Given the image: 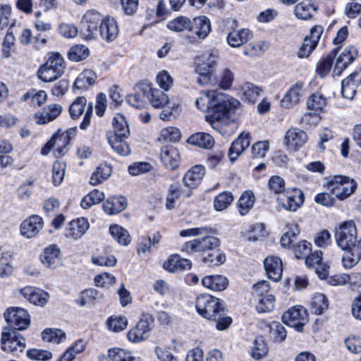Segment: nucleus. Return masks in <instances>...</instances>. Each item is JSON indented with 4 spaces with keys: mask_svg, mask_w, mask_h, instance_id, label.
I'll return each instance as SVG.
<instances>
[{
    "mask_svg": "<svg viewBox=\"0 0 361 361\" xmlns=\"http://www.w3.org/2000/svg\"><path fill=\"white\" fill-rule=\"evenodd\" d=\"M240 104L238 99L217 92L214 99L212 102L208 114L205 116L206 121L214 129L219 130L220 122L233 114Z\"/></svg>",
    "mask_w": 361,
    "mask_h": 361,
    "instance_id": "2",
    "label": "nucleus"
},
{
    "mask_svg": "<svg viewBox=\"0 0 361 361\" xmlns=\"http://www.w3.org/2000/svg\"><path fill=\"white\" fill-rule=\"evenodd\" d=\"M264 268L268 277L274 281L281 279L283 272V265L278 257H267L264 262Z\"/></svg>",
    "mask_w": 361,
    "mask_h": 361,
    "instance_id": "24",
    "label": "nucleus"
},
{
    "mask_svg": "<svg viewBox=\"0 0 361 361\" xmlns=\"http://www.w3.org/2000/svg\"><path fill=\"white\" fill-rule=\"evenodd\" d=\"M277 202L283 209L295 212L304 202V194L301 190L298 188H293L291 190H287L278 197Z\"/></svg>",
    "mask_w": 361,
    "mask_h": 361,
    "instance_id": "11",
    "label": "nucleus"
},
{
    "mask_svg": "<svg viewBox=\"0 0 361 361\" xmlns=\"http://www.w3.org/2000/svg\"><path fill=\"white\" fill-rule=\"evenodd\" d=\"M255 202V196L250 191L244 192L240 196L238 205L241 215H245L252 207Z\"/></svg>",
    "mask_w": 361,
    "mask_h": 361,
    "instance_id": "50",
    "label": "nucleus"
},
{
    "mask_svg": "<svg viewBox=\"0 0 361 361\" xmlns=\"http://www.w3.org/2000/svg\"><path fill=\"white\" fill-rule=\"evenodd\" d=\"M357 56V49L354 46H348L343 49L337 60L348 66L354 61Z\"/></svg>",
    "mask_w": 361,
    "mask_h": 361,
    "instance_id": "62",
    "label": "nucleus"
},
{
    "mask_svg": "<svg viewBox=\"0 0 361 361\" xmlns=\"http://www.w3.org/2000/svg\"><path fill=\"white\" fill-rule=\"evenodd\" d=\"M68 59L73 61H80L88 57L90 52L85 45H75L68 51Z\"/></svg>",
    "mask_w": 361,
    "mask_h": 361,
    "instance_id": "52",
    "label": "nucleus"
},
{
    "mask_svg": "<svg viewBox=\"0 0 361 361\" xmlns=\"http://www.w3.org/2000/svg\"><path fill=\"white\" fill-rule=\"evenodd\" d=\"M160 157L165 167L170 170L176 169L180 161V156L178 149L171 145L164 146L161 148Z\"/></svg>",
    "mask_w": 361,
    "mask_h": 361,
    "instance_id": "18",
    "label": "nucleus"
},
{
    "mask_svg": "<svg viewBox=\"0 0 361 361\" xmlns=\"http://www.w3.org/2000/svg\"><path fill=\"white\" fill-rule=\"evenodd\" d=\"M111 235L119 244L127 245L130 242V236L128 231L117 224L111 225L109 227Z\"/></svg>",
    "mask_w": 361,
    "mask_h": 361,
    "instance_id": "44",
    "label": "nucleus"
},
{
    "mask_svg": "<svg viewBox=\"0 0 361 361\" xmlns=\"http://www.w3.org/2000/svg\"><path fill=\"white\" fill-rule=\"evenodd\" d=\"M307 140V134L299 128L289 129L285 135L286 145L295 150L302 147Z\"/></svg>",
    "mask_w": 361,
    "mask_h": 361,
    "instance_id": "23",
    "label": "nucleus"
},
{
    "mask_svg": "<svg viewBox=\"0 0 361 361\" xmlns=\"http://www.w3.org/2000/svg\"><path fill=\"white\" fill-rule=\"evenodd\" d=\"M361 82V71H355L341 82V94L343 98L353 99L357 88Z\"/></svg>",
    "mask_w": 361,
    "mask_h": 361,
    "instance_id": "17",
    "label": "nucleus"
},
{
    "mask_svg": "<svg viewBox=\"0 0 361 361\" xmlns=\"http://www.w3.org/2000/svg\"><path fill=\"white\" fill-rule=\"evenodd\" d=\"M127 200L123 196L110 197L103 203V210L109 215L117 214L123 211L127 207Z\"/></svg>",
    "mask_w": 361,
    "mask_h": 361,
    "instance_id": "26",
    "label": "nucleus"
},
{
    "mask_svg": "<svg viewBox=\"0 0 361 361\" xmlns=\"http://www.w3.org/2000/svg\"><path fill=\"white\" fill-rule=\"evenodd\" d=\"M283 324L294 328L297 331L302 332L303 326L308 322L307 310L302 306H294L285 312L282 316Z\"/></svg>",
    "mask_w": 361,
    "mask_h": 361,
    "instance_id": "7",
    "label": "nucleus"
},
{
    "mask_svg": "<svg viewBox=\"0 0 361 361\" xmlns=\"http://www.w3.org/2000/svg\"><path fill=\"white\" fill-rule=\"evenodd\" d=\"M101 37L106 42L114 41L118 35V27L113 17L102 19L99 27Z\"/></svg>",
    "mask_w": 361,
    "mask_h": 361,
    "instance_id": "20",
    "label": "nucleus"
},
{
    "mask_svg": "<svg viewBox=\"0 0 361 361\" xmlns=\"http://www.w3.org/2000/svg\"><path fill=\"white\" fill-rule=\"evenodd\" d=\"M233 200V197L231 192H221L215 197L214 200V207L216 211L221 212L228 208Z\"/></svg>",
    "mask_w": 361,
    "mask_h": 361,
    "instance_id": "54",
    "label": "nucleus"
},
{
    "mask_svg": "<svg viewBox=\"0 0 361 361\" xmlns=\"http://www.w3.org/2000/svg\"><path fill=\"white\" fill-rule=\"evenodd\" d=\"M96 78L94 72L91 70H85L75 79L73 88L85 90L94 83Z\"/></svg>",
    "mask_w": 361,
    "mask_h": 361,
    "instance_id": "37",
    "label": "nucleus"
},
{
    "mask_svg": "<svg viewBox=\"0 0 361 361\" xmlns=\"http://www.w3.org/2000/svg\"><path fill=\"white\" fill-rule=\"evenodd\" d=\"M182 195L181 186L179 183H176L170 185L166 207L169 209L174 207V203Z\"/></svg>",
    "mask_w": 361,
    "mask_h": 361,
    "instance_id": "57",
    "label": "nucleus"
},
{
    "mask_svg": "<svg viewBox=\"0 0 361 361\" xmlns=\"http://www.w3.org/2000/svg\"><path fill=\"white\" fill-rule=\"evenodd\" d=\"M89 228V223L85 218L71 221L66 228V236L73 239L80 238Z\"/></svg>",
    "mask_w": 361,
    "mask_h": 361,
    "instance_id": "28",
    "label": "nucleus"
},
{
    "mask_svg": "<svg viewBox=\"0 0 361 361\" xmlns=\"http://www.w3.org/2000/svg\"><path fill=\"white\" fill-rule=\"evenodd\" d=\"M252 37V32L247 29L234 30L228 35L227 42L233 47H238L246 43Z\"/></svg>",
    "mask_w": 361,
    "mask_h": 361,
    "instance_id": "35",
    "label": "nucleus"
},
{
    "mask_svg": "<svg viewBox=\"0 0 361 361\" xmlns=\"http://www.w3.org/2000/svg\"><path fill=\"white\" fill-rule=\"evenodd\" d=\"M339 49L340 47L334 49L326 58L319 63L317 72L321 77H324L329 73L334 59L337 55Z\"/></svg>",
    "mask_w": 361,
    "mask_h": 361,
    "instance_id": "46",
    "label": "nucleus"
},
{
    "mask_svg": "<svg viewBox=\"0 0 361 361\" xmlns=\"http://www.w3.org/2000/svg\"><path fill=\"white\" fill-rule=\"evenodd\" d=\"M211 252L207 253L202 260L208 267H212L219 266L224 263L226 260L225 254L220 250H213Z\"/></svg>",
    "mask_w": 361,
    "mask_h": 361,
    "instance_id": "49",
    "label": "nucleus"
},
{
    "mask_svg": "<svg viewBox=\"0 0 361 361\" xmlns=\"http://www.w3.org/2000/svg\"><path fill=\"white\" fill-rule=\"evenodd\" d=\"M250 145V133H242L235 139L228 149V156L231 161H234Z\"/></svg>",
    "mask_w": 361,
    "mask_h": 361,
    "instance_id": "22",
    "label": "nucleus"
},
{
    "mask_svg": "<svg viewBox=\"0 0 361 361\" xmlns=\"http://www.w3.org/2000/svg\"><path fill=\"white\" fill-rule=\"evenodd\" d=\"M9 327L14 330H25L30 325V315L27 310L20 307H10L4 313Z\"/></svg>",
    "mask_w": 361,
    "mask_h": 361,
    "instance_id": "9",
    "label": "nucleus"
},
{
    "mask_svg": "<svg viewBox=\"0 0 361 361\" xmlns=\"http://www.w3.org/2000/svg\"><path fill=\"white\" fill-rule=\"evenodd\" d=\"M60 249L56 245H51L44 250L41 261L48 268H56L60 262Z\"/></svg>",
    "mask_w": 361,
    "mask_h": 361,
    "instance_id": "29",
    "label": "nucleus"
},
{
    "mask_svg": "<svg viewBox=\"0 0 361 361\" xmlns=\"http://www.w3.org/2000/svg\"><path fill=\"white\" fill-rule=\"evenodd\" d=\"M42 338L44 341L59 343L66 339V334L59 329H46L42 333Z\"/></svg>",
    "mask_w": 361,
    "mask_h": 361,
    "instance_id": "45",
    "label": "nucleus"
},
{
    "mask_svg": "<svg viewBox=\"0 0 361 361\" xmlns=\"http://www.w3.org/2000/svg\"><path fill=\"white\" fill-rule=\"evenodd\" d=\"M275 296L272 294L260 297L256 305V310L259 313L269 312L274 308Z\"/></svg>",
    "mask_w": 361,
    "mask_h": 361,
    "instance_id": "51",
    "label": "nucleus"
},
{
    "mask_svg": "<svg viewBox=\"0 0 361 361\" xmlns=\"http://www.w3.org/2000/svg\"><path fill=\"white\" fill-rule=\"evenodd\" d=\"M204 176V168L202 166L197 165L187 171L183 181L186 187L193 189L199 185Z\"/></svg>",
    "mask_w": 361,
    "mask_h": 361,
    "instance_id": "27",
    "label": "nucleus"
},
{
    "mask_svg": "<svg viewBox=\"0 0 361 361\" xmlns=\"http://www.w3.org/2000/svg\"><path fill=\"white\" fill-rule=\"evenodd\" d=\"M269 337L274 342H282L287 336L285 326L279 322H272L269 325Z\"/></svg>",
    "mask_w": 361,
    "mask_h": 361,
    "instance_id": "43",
    "label": "nucleus"
},
{
    "mask_svg": "<svg viewBox=\"0 0 361 361\" xmlns=\"http://www.w3.org/2000/svg\"><path fill=\"white\" fill-rule=\"evenodd\" d=\"M154 322V317L149 313H143L136 326L128 333V338L131 342H140L149 335Z\"/></svg>",
    "mask_w": 361,
    "mask_h": 361,
    "instance_id": "10",
    "label": "nucleus"
},
{
    "mask_svg": "<svg viewBox=\"0 0 361 361\" xmlns=\"http://www.w3.org/2000/svg\"><path fill=\"white\" fill-rule=\"evenodd\" d=\"M106 137L111 148L118 154L122 156L128 155L130 149L126 139L128 137H116L114 134H106Z\"/></svg>",
    "mask_w": 361,
    "mask_h": 361,
    "instance_id": "34",
    "label": "nucleus"
},
{
    "mask_svg": "<svg viewBox=\"0 0 361 361\" xmlns=\"http://www.w3.org/2000/svg\"><path fill=\"white\" fill-rule=\"evenodd\" d=\"M188 142L204 149H211L214 145V140L208 133H197L188 137Z\"/></svg>",
    "mask_w": 361,
    "mask_h": 361,
    "instance_id": "38",
    "label": "nucleus"
},
{
    "mask_svg": "<svg viewBox=\"0 0 361 361\" xmlns=\"http://www.w3.org/2000/svg\"><path fill=\"white\" fill-rule=\"evenodd\" d=\"M43 221L38 215H32L25 219L20 225V233L27 238L35 237L42 228Z\"/></svg>",
    "mask_w": 361,
    "mask_h": 361,
    "instance_id": "19",
    "label": "nucleus"
},
{
    "mask_svg": "<svg viewBox=\"0 0 361 361\" xmlns=\"http://www.w3.org/2000/svg\"><path fill=\"white\" fill-rule=\"evenodd\" d=\"M108 356L113 361H135L131 353L121 348H113L109 350Z\"/></svg>",
    "mask_w": 361,
    "mask_h": 361,
    "instance_id": "59",
    "label": "nucleus"
},
{
    "mask_svg": "<svg viewBox=\"0 0 361 361\" xmlns=\"http://www.w3.org/2000/svg\"><path fill=\"white\" fill-rule=\"evenodd\" d=\"M1 349L4 352L18 355L23 353L25 348V343L23 338H19L14 331L3 332L1 339Z\"/></svg>",
    "mask_w": 361,
    "mask_h": 361,
    "instance_id": "13",
    "label": "nucleus"
},
{
    "mask_svg": "<svg viewBox=\"0 0 361 361\" xmlns=\"http://www.w3.org/2000/svg\"><path fill=\"white\" fill-rule=\"evenodd\" d=\"M334 236L337 245L342 250L352 249L358 245L357 228L352 221L343 222L336 228Z\"/></svg>",
    "mask_w": 361,
    "mask_h": 361,
    "instance_id": "5",
    "label": "nucleus"
},
{
    "mask_svg": "<svg viewBox=\"0 0 361 361\" xmlns=\"http://www.w3.org/2000/svg\"><path fill=\"white\" fill-rule=\"evenodd\" d=\"M109 330L119 332L124 330L128 325L127 318L124 316L111 317L106 322Z\"/></svg>",
    "mask_w": 361,
    "mask_h": 361,
    "instance_id": "56",
    "label": "nucleus"
},
{
    "mask_svg": "<svg viewBox=\"0 0 361 361\" xmlns=\"http://www.w3.org/2000/svg\"><path fill=\"white\" fill-rule=\"evenodd\" d=\"M144 94H147V97L155 108H162L169 102L168 96L159 89L151 88L149 86L145 85Z\"/></svg>",
    "mask_w": 361,
    "mask_h": 361,
    "instance_id": "31",
    "label": "nucleus"
},
{
    "mask_svg": "<svg viewBox=\"0 0 361 361\" xmlns=\"http://www.w3.org/2000/svg\"><path fill=\"white\" fill-rule=\"evenodd\" d=\"M189 31L195 39H205L211 32L209 19L204 16L194 18L190 20Z\"/></svg>",
    "mask_w": 361,
    "mask_h": 361,
    "instance_id": "14",
    "label": "nucleus"
},
{
    "mask_svg": "<svg viewBox=\"0 0 361 361\" xmlns=\"http://www.w3.org/2000/svg\"><path fill=\"white\" fill-rule=\"evenodd\" d=\"M66 164L56 161L54 163L52 169V181L54 185L61 184L65 176Z\"/></svg>",
    "mask_w": 361,
    "mask_h": 361,
    "instance_id": "60",
    "label": "nucleus"
},
{
    "mask_svg": "<svg viewBox=\"0 0 361 361\" xmlns=\"http://www.w3.org/2000/svg\"><path fill=\"white\" fill-rule=\"evenodd\" d=\"M49 140L55 148L54 154L56 157L66 154L71 143L66 135H63L60 130H58Z\"/></svg>",
    "mask_w": 361,
    "mask_h": 361,
    "instance_id": "33",
    "label": "nucleus"
},
{
    "mask_svg": "<svg viewBox=\"0 0 361 361\" xmlns=\"http://www.w3.org/2000/svg\"><path fill=\"white\" fill-rule=\"evenodd\" d=\"M202 284L212 290L221 291L228 286V280L222 275H209L202 279Z\"/></svg>",
    "mask_w": 361,
    "mask_h": 361,
    "instance_id": "32",
    "label": "nucleus"
},
{
    "mask_svg": "<svg viewBox=\"0 0 361 361\" xmlns=\"http://www.w3.org/2000/svg\"><path fill=\"white\" fill-rule=\"evenodd\" d=\"M268 346L265 343L263 336H257L252 347V357L255 359H260L267 355L268 353Z\"/></svg>",
    "mask_w": 361,
    "mask_h": 361,
    "instance_id": "55",
    "label": "nucleus"
},
{
    "mask_svg": "<svg viewBox=\"0 0 361 361\" xmlns=\"http://www.w3.org/2000/svg\"><path fill=\"white\" fill-rule=\"evenodd\" d=\"M23 297L35 305L44 306L49 300L48 293L34 287H25L21 290Z\"/></svg>",
    "mask_w": 361,
    "mask_h": 361,
    "instance_id": "21",
    "label": "nucleus"
},
{
    "mask_svg": "<svg viewBox=\"0 0 361 361\" xmlns=\"http://www.w3.org/2000/svg\"><path fill=\"white\" fill-rule=\"evenodd\" d=\"M322 255L321 250H316L310 253L307 256L305 263L307 267L314 269V271L319 279H325L329 274V266L322 263Z\"/></svg>",
    "mask_w": 361,
    "mask_h": 361,
    "instance_id": "15",
    "label": "nucleus"
},
{
    "mask_svg": "<svg viewBox=\"0 0 361 361\" xmlns=\"http://www.w3.org/2000/svg\"><path fill=\"white\" fill-rule=\"evenodd\" d=\"M190 20L185 16H179L169 21L167 28L175 32H183L190 30Z\"/></svg>",
    "mask_w": 361,
    "mask_h": 361,
    "instance_id": "53",
    "label": "nucleus"
},
{
    "mask_svg": "<svg viewBox=\"0 0 361 361\" xmlns=\"http://www.w3.org/2000/svg\"><path fill=\"white\" fill-rule=\"evenodd\" d=\"M62 107L58 104L49 105L42 111L35 114V119L38 124H45L55 120L61 114Z\"/></svg>",
    "mask_w": 361,
    "mask_h": 361,
    "instance_id": "25",
    "label": "nucleus"
},
{
    "mask_svg": "<svg viewBox=\"0 0 361 361\" xmlns=\"http://www.w3.org/2000/svg\"><path fill=\"white\" fill-rule=\"evenodd\" d=\"M326 188L338 199L344 200L355 192L357 183L348 176L337 175L326 182Z\"/></svg>",
    "mask_w": 361,
    "mask_h": 361,
    "instance_id": "4",
    "label": "nucleus"
},
{
    "mask_svg": "<svg viewBox=\"0 0 361 361\" xmlns=\"http://www.w3.org/2000/svg\"><path fill=\"white\" fill-rule=\"evenodd\" d=\"M113 130L106 134H114L116 137H128L130 134L128 125L125 117L121 114H117L113 118Z\"/></svg>",
    "mask_w": 361,
    "mask_h": 361,
    "instance_id": "39",
    "label": "nucleus"
},
{
    "mask_svg": "<svg viewBox=\"0 0 361 361\" xmlns=\"http://www.w3.org/2000/svg\"><path fill=\"white\" fill-rule=\"evenodd\" d=\"M195 308L202 317L214 322L219 331L228 329L232 323V319L227 316L224 301L218 298L209 294L200 295L196 299Z\"/></svg>",
    "mask_w": 361,
    "mask_h": 361,
    "instance_id": "1",
    "label": "nucleus"
},
{
    "mask_svg": "<svg viewBox=\"0 0 361 361\" xmlns=\"http://www.w3.org/2000/svg\"><path fill=\"white\" fill-rule=\"evenodd\" d=\"M329 301L322 293H316L312 300L311 310L316 314H322L328 309Z\"/></svg>",
    "mask_w": 361,
    "mask_h": 361,
    "instance_id": "47",
    "label": "nucleus"
},
{
    "mask_svg": "<svg viewBox=\"0 0 361 361\" xmlns=\"http://www.w3.org/2000/svg\"><path fill=\"white\" fill-rule=\"evenodd\" d=\"M192 263L189 259L181 258L178 255H171L163 265L164 269L171 273L190 269Z\"/></svg>",
    "mask_w": 361,
    "mask_h": 361,
    "instance_id": "30",
    "label": "nucleus"
},
{
    "mask_svg": "<svg viewBox=\"0 0 361 361\" xmlns=\"http://www.w3.org/2000/svg\"><path fill=\"white\" fill-rule=\"evenodd\" d=\"M26 355L31 360L39 361H48L52 357V353L50 351L37 348L27 350Z\"/></svg>",
    "mask_w": 361,
    "mask_h": 361,
    "instance_id": "63",
    "label": "nucleus"
},
{
    "mask_svg": "<svg viewBox=\"0 0 361 361\" xmlns=\"http://www.w3.org/2000/svg\"><path fill=\"white\" fill-rule=\"evenodd\" d=\"M217 92V90H208L201 92L200 96L195 101L197 108L202 111H207L208 114L212 102L214 99Z\"/></svg>",
    "mask_w": 361,
    "mask_h": 361,
    "instance_id": "42",
    "label": "nucleus"
},
{
    "mask_svg": "<svg viewBox=\"0 0 361 361\" xmlns=\"http://www.w3.org/2000/svg\"><path fill=\"white\" fill-rule=\"evenodd\" d=\"M305 93L304 83L302 82H297L290 87L281 99V106L283 108L289 109L296 105L300 102V98L305 95Z\"/></svg>",
    "mask_w": 361,
    "mask_h": 361,
    "instance_id": "16",
    "label": "nucleus"
},
{
    "mask_svg": "<svg viewBox=\"0 0 361 361\" xmlns=\"http://www.w3.org/2000/svg\"><path fill=\"white\" fill-rule=\"evenodd\" d=\"M317 7L308 1H302L295 6L294 12L297 18L308 20L313 17Z\"/></svg>",
    "mask_w": 361,
    "mask_h": 361,
    "instance_id": "40",
    "label": "nucleus"
},
{
    "mask_svg": "<svg viewBox=\"0 0 361 361\" xmlns=\"http://www.w3.org/2000/svg\"><path fill=\"white\" fill-rule=\"evenodd\" d=\"M87 100L84 97H78L70 106L69 113L72 118H78L83 112Z\"/></svg>",
    "mask_w": 361,
    "mask_h": 361,
    "instance_id": "61",
    "label": "nucleus"
},
{
    "mask_svg": "<svg viewBox=\"0 0 361 361\" xmlns=\"http://www.w3.org/2000/svg\"><path fill=\"white\" fill-rule=\"evenodd\" d=\"M65 69L66 63L63 58L59 53H52L47 61L39 67L37 76L42 82H54L64 73Z\"/></svg>",
    "mask_w": 361,
    "mask_h": 361,
    "instance_id": "3",
    "label": "nucleus"
},
{
    "mask_svg": "<svg viewBox=\"0 0 361 361\" xmlns=\"http://www.w3.org/2000/svg\"><path fill=\"white\" fill-rule=\"evenodd\" d=\"M111 169L109 166L101 165L92 174L90 183L92 185L100 184L111 176Z\"/></svg>",
    "mask_w": 361,
    "mask_h": 361,
    "instance_id": "48",
    "label": "nucleus"
},
{
    "mask_svg": "<svg viewBox=\"0 0 361 361\" xmlns=\"http://www.w3.org/2000/svg\"><path fill=\"white\" fill-rule=\"evenodd\" d=\"M47 95L45 91L39 90L36 92L35 90H31L23 95V99L27 101L30 99L33 105L39 106L47 100Z\"/></svg>",
    "mask_w": 361,
    "mask_h": 361,
    "instance_id": "58",
    "label": "nucleus"
},
{
    "mask_svg": "<svg viewBox=\"0 0 361 361\" xmlns=\"http://www.w3.org/2000/svg\"><path fill=\"white\" fill-rule=\"evenodd\" d=\"M326 106V99L318 93L312 94L307 99V106L309 110L314 113L305 114L302 117V122L305 124L311 123V118H313V123H317L319 120V113L322 112Z\"/></svg>",
    "mask_w": 361,
    "mask_h": 361,
    "instance_id": "12",
    "label": "nucleus"
},
{
    "mask_svg": "<svg viewBox=\"0 0 361 361\" xmlns=\"http://www.w3.org/2000/svg\"><path fill=\"white\" fill-rule=\"evenodd\" d=\"M80 32L85 39H95L98 34V25L81 20Z\"/></svg>",
    "mask_w": 361,
    "mask_h": 361,
    "instance_id": "64",
    "label": "nucleus"
},
{
    "mask_svg": "<svg viewBox=\"0 0 361 361\" xmlns=\"http://www.w3.org/2000/svg\"><path fill=\"white\" fill-rule=\"evenodd\" d=\"M219 244L220 240L218 238L211 235H206L204 237L186 242L183 245L181 250L188 254L211 251L219 247Z\"/></svg>",
    "mask_w": 361,
    "mask_h": 361,
    "instance_id": "8",
    "label": "nucleus"
},
{
    "mask_svg": "<svg viewBox=\"0 0 361 361\" xmlns=\"http://www.w3.org/2000/svg\"><path fill=\"white\" fill-rule=\"evenodd\" d=\"M261 87L253 83L246 82L240 86V92L243 96V99L250 102L255 103L262 92Z\"/></svg>",
    "mask_w": 361,
    "mask_h": 361,
    "instance_id": "41",
    "label": "nucleus"
},
{
    "mask_svg": "<svg viewBox=\"0 0 361 361\" xmlns=\"http://www.w3.org/2000/svg\"><path fill=\"white\" fill-rule=\"evenodd\" d=\"M219 54L217 51H209L197 60L196 71L200 75L197 79L200 84H206L212 73L216 70Z\"/></svg>",
    "mask_w": 361,
    "mask_h": 361,
    "instance_id": "6",
    "label": "nucleus"
},
{
    "mask_svg": "<svg viewBox=\"0 0 361 361\" xmlns=\"http://www.w3.org/2000/svg\"><path fill=\"white\" fill-rule=\"evenodd\" d=\"M345 250V253L342 257V262L345 268L350 269L357 264L361 259V238L357 247Z\"/></svg>",
    "mask_w": 361,
    "mask_h": 361,
    "instance_id": "36",
    "label": "nucleus"
}]
</instances>
